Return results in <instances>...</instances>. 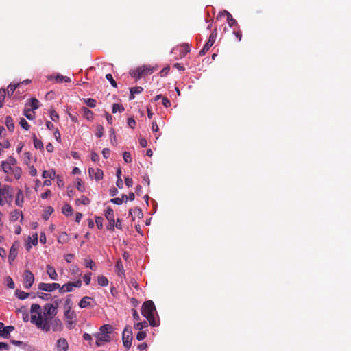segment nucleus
Returning <instances> with one entry per match:
<instances>
[{
	"mask_svg": "<svg viewBox=\"0 0 351 351\" xmlns=\"http://www.w3.org/2000/svg\"><path fill=\"white\" fill-rule=\"evenodd\" d=\"M162 104L166 108L169 107L171 106V101L166 97H162Z\"/></svg>",
	"mask_w": 351,
	"mask_h": 351,
	"instance_id": "nucleus-54",
	"label": "nucleus"
},
{
	"mask_svg": "<svg viewBox=\"0 0 351 351\" xmlns=\"http://www.w3.org/2000/svg\"><path fill=\"white\" fill-rule=\"evenodd\" d=\"M90 300H93L92 298L90 297H88V296H84L83 297L80 302H79V306L81 308H87L90 305Z\"/></svg>",
	"mask_w": 351,
	"mask_h": 351,
	"instance_id": "nucleus-21",
	"label": "nucleus"
},
{
	"mask_svg": "<svg viewBox=\"0 0 351 351\" xmlns=\"http://www.w3.org/2000/svg\"><path fill=\"white\" fill-rule=\"evenodd\" d=\"M143 88L141 86L130 88V99L132 100L134 98L135 94H140L143 92Z\"/></svg>",
	"mask_w": 351,
	"mask_h": 351,
	"instance_id": "nucleus-26",
	"label": "nucleus"
},
{
	"mask_svg": "<svg viewBox=\"0 0 351 351\" xmlns=\"http://www.w3.org/2000/svg\"><path fill=\"white\" fill-rule=\"evenodd\" d=\"M105 115H106V119L108 123L109 124H112V121H113L112 116L111 114H110L108 112H106Z\"/></svg>",
	"mask_w": 351,
	"mask_h": 351,
	"instance_id": "nucleus-62",
	"label": "nucleus"
},
{
	"mask_svg": "<svg viewBox=\"0 0 351 351\" xmlns=\"http://www.w3.org/2000/svg\"><path fill=\"white\" fill-rule=\"evenodd\" d=\"M217 38V32L216 29L213 32L208 38V40L206 43L203 48L199 51V56H204L206 53L209 50V49L213 46L214 43L215 42Z\"/></svg>",
	"mask_w": 351,
	"mask_h": 351,
	"instance_id": "nucleus-9",
	"label": "nucleus"
},
{
	"mask_svg": "<svg viewBox=\"0 0 351 351\" xmlns=\"http://www.w3.org/2000/svg\"><path fill=\"white\" fill-rule=\"evenodd\" d=\"M91 160L94 162L98 161L99 160V155L96 152H93L91 153Z\"/></svg>",
	"mask_w": 351,
	"mask_h": 351,
	"instance_id": "nucleus-64",
	"label": "nucleus"
},
{
	"mask_svg": "<svg viewBox=\"0 0 351 351\" xmlns=\"http://www.w3.org/2000/svg\"><path fill=\"white\" fill-rule=\"evenodd\" d=\"M63 79H64V76L60 74H58L56 75H51L49 77V80H55L56 83L63 82Z\"/></svg>",
	"mask_w": 351,
	"mask_h": 351,
	"instance_id": "nucleus-33",
	"label": "nucleus"
},
{
	"mask_svg": "<svg viewBox=\"0 0 351 351\" xmlns=\"http://www.w3.org/2000/svg\"><path fill=\"white\" fill-rule=\"evenodd\" d=\"M169 70H170L169 66H166V67L163 68V69L160 73V76L161 77H164L166 75H167V73H169Z\"/></svg>",
	"mask_w": 351,
	"mask_h": 351,
	"instance_id": "nucleus-61",
	"label": "nucleus"
},
{
	"mask_svg": "<svg viewBox=\"0 0 351 351\" xmlns=\"http://www.w3.org/2000/svg\"><path fill=\"white\" fill-rule=\"evenodd\" d=\"M128 125L132 129H134L136 127V121L132 117L128 119Z\"/></svg>",
	"mask_w": 351,
	"mask_h": 351,
	"instance_id": "nucleus-50",
	"label": "nucleus"
},
{
	"mask_svg": "<svg viewBox=\"0 0 351 351\" xmlns=\"http://www.w3.org/2000/svg\"><path fill=\"white\" fill-rule=\"evenodd\" d=\"M84 103L90 108L96 106V100L92 98L84 99Z\"/></svg>",
	"mask_w": 351,
	"mask_h": 351,
	"instance_id": "nucleus-40",
	"label": "nucleus"
},
{
	"mask_svg": "<svg viewBox=\"0 0 351 351\" xmlns=\"http://www.w3.org/2000/svg\"><path fill=\"white\" fill-rule=\"evenodd\" d=\"M19 86V84H10L8 87V89L6 90V93L8 97H10L13 95L14 90H16V87Z\"/></svg>",
	"mask_w": 351,
	"mask_h": 351,
	"instance_id": "nucleus-39",
	"label": "nucleus"
},
{
	"mask_svg": "<svg viewBox=\"0 0 351 351\" xmlns=\"http://www.w3.org/2000/svg\"><path fill=\"white\" fill-rule=\"evenodd\" d=\"M12 201L11 189L5 186L0 190V205L3 206L5 204H10Z\"/></svg>",
	"mask_w": 351,
	"mask_h": 351,
	"instance_id": "nucleus-5",
	"label": "nucleus"
},
{
	"mask_svg": "<svg viewBox=\"0 0 351 351\" xmlns=\"http://www.w3.org/2000/svg\"><path fill=\"white\" fill-rule=\"evenodd\" d=\"M10 147V143L8 141H5L3 142L0 143V154H1L2 149L8 148Z\"/></svg>",
	"mask_w": 351,
	"mask_h": 351,
	"instance_id": "nucleus-56",
	"label": "nucleus"
},
{
	"mask_svg": "<svg viewBox=\"0 0 351 351\" xmlns=\"http://www.w3.org/2000/svg\"><path fill=\"white\" fill-rule=\"evenodd\" d=\"M98 284L100 286L106 287L108 285V280L104 276H99L97 278Z\"/></svg>",
	"mask_w": 351,
	"mask_h": 351,
	"instance_id": "nucleus-32",
	"label": "nucleus"
},
{
	"mask_svg": "<svg viewBox=\"0 0 351 351\" xmlns=\"http://www.w3.org/2000/svg\"><path fill=\"white\" fill-rule=\"evenodd\" d=\"M113 328L110 324H104L99 328V332L94 335L96 337V345L98 347L103 346L104 343L111 341L110 334L112 332Z\"/></svg>",
	"mask_w": 351,
	"mask_h": 351,
	"instance_id": "nucleus-4",
	"label": "nucleus"
},
{
	"mask_svg": "<svg viewBox=\"0 0 351 351\" xmlns=\"http://www.w3.org/2000/svg\"><path fill=\"white\" fill-rule=\"evenodd\" d=\"M104 215L108 221V223L106 226V228L108 230L114 231L115 220L113 210L110 206L107 207L106 210H105Z\"/></svg>",
	"mask_w": 351,
	"mask_h": 351,
	"instance_id": "nucleus-7",
	"label": "nucleus"
},
{
	"mask_svg": "<svg viewBox=\"0 0 351 351\" xmlns=\"http://www.w3.org/2000/svg\"><path fill=\"white\" fill-rule=\"evenodd\" d=\"M71 306H72V302H71V300L70 298H66V300H65V303H64V307H65V309H69V310H71Z\"/></svg>",
	"mask_w": 351,
	"mask_h": 351,
	"instance_id": "nucleus-55",
	"label": "nucleus"
},
{
	"mask_svg": "<svg viewBox=\"0 0 351 351\" xmlns=\"http://www.w3.org/2000/svg\"><path fill=\"white\" fill-rule=\"evenodd\" d=\"M64 316L66 319H73L75 317V314L74 311L71 310L66 309L64 312Z\"/></svg>",
	"mask_w": 351,
	"mask_h": 351,
	"instance_id": "nucleus-37",
	"label": "nucleus"
},
{
	"mask_svg": "<svg viewBox=\"0 0 351 351\" xmlns=\"http://www.w3.org/2000/svg\"><path fill=\"white\" fill-rule=\"evenodd\" d=\"M75 326V322L73 319H67L66 326L68 328L71 329Z\"/></svg>",
	"mask_w": 351,
	"mask_h": 351,
	"instance_id": "nucleus-58",
	"label": "nucleus"
},
{
	"mask_svg": "<svg viewBox=\"0 0 351 351\" xmlns=\"http://www.w3.org/2000/svg\"><path fill=\"white\" fill-rule=\"evenodd\" d=\"M34 145L36 149H43V145L40 140L38 139L36 136L34 137Z\"/></svg>",
	"mask_w": 351,
	"mask_h": 351,
	"instance_id": "nucleus-44",
	"label": "nucleus"
},
{
	"mask_svg": "<svg viewBox=\"0 0 351 351\" xmlns=\"http://www.w3.org/2000/svg\"><path fill=\"white\" fill-rule=\"evenodd\" d=\"M53 212V208L51 206L47 207L45 210V214L44 218L46 219L48 218L49 215H51Z\"/></svg>",
	"mask_w": 351,
	"mask_h": 351,
	"instance_id": "nucleus-51",
	"label": "nucleus"
},
{
	"mask_svg": "<svg viewBox=\"0 0 351 351\" xmlns=\"http://www.w3.org/2000/svg\"><path fill=\"white\" fill-rule=\"evenodd\" d=\"M88 173H89V176L91 178H94L97 181L101 180L103 178V176H104L103 171L100 169L89 168Z\"/></svg>",
	"mask_w": 351,
	"mask_h": 351,
	"instance_id": "nucleus-12",
	"label": "nucleus"
},
{
	"mask_svg": "<svg viewBox=\"0 0 351 351\" xmlns=\"http://www.w3.org/2000/svg\"><path fill=\"white\" fill-rule=\"evenodd\" d=\"M223 14H226L227 16V20L230 27H232L234 25L237 24V21L234 19H233L232 16L230 14V12L226 10H223L222 12H221L217 16V19H219V16Z\"/></svg>",
	"mask_w": 351,
	"mask_h": 351,
	"instance_id": "nucleus-18",
	"label": "nucleus"
},
{
	"mask_svg": "<svg viewBox=\"0 0 351 351\" xmlns=\"http://www.w3.org/2000/svg\"><path fill=\"white\" fill-rule=\"evenodd\" d=\"M124 110H125L124 107L121 104H114L112 105V113H116L117 112H122L124 111Z\"/></svg>",
	"mask_w": 351,
	"mask_h": 351,
	"instance_id": "nucleus-34",
	"label": "nucleus"
},
{
	"mask_svg": "<svg viewBox=\"0 0 351 351\" xmlns=\"http://www.w3.org/2000/svg\"><path fill=\"white\" fill-rule=\"evenodd\" d=\"M123 160L126 163H130L132 161L131 154L129 152H124L123 154Z\"/></svg>",
	"mask_w": 351,
	"mask_h": 351,
	"instance_id": "nucleus-43",
	"label": "nucleus"
},
{
	"mask_svg": "<svg viewBox=\"0 0 351 351\" xmlns=\"http://www.w3.org/2000/svg\"><path fill=\"white\" fill-rule=\"evenodd\" d=\"M123 344L124 347L128 350L131 347L132 341V330L129 326L125 327L122 335Z\"/></svg>",
	"mask_w": 351,
	"mask_h": 351,
	"instance_id": "nucleus-8",
	"label": "nucleus"
},
{
	"mask_svg": "<svg viewBox=\"0 0 351 351\" xmlns=\"http://www.w3.org/2000/svg\"><path fill=\"white\" fill-rule=\"evenodd\" d=\"M82 282L80 279H78L75 282H69L62 287L60 286L59 292L60 293L71 292L73 290L74 288H80L82 287Z\"/></svg>",
	"mask_w": 351,
	"mask_h": 351,
	"instance_id": "nucleus-6",
	"label": "nucleus"
},
{
	"mask_svg": "<svg viewBox=\"0 0 351 351\" xmlns=\"http://www.w3.org/2000/svg\"><path fill=\"white\" fill-rule=\"evenodd\" d=\"M7 95L5 89H0V107L3 106V103Z\"/></svg>",
	"mask_w": 351,
	"mask_h": 351,
	"instance_id": "nucleus-45",
	"label": "nucleus"
},
{
	"mask_svg": "<svg viewBox=\"0 0 351 351\" xmlns=\"http://www.w3.org/2000/svg\"><path fill=\"white\" fill-rule=\"evenodd\" d=\"M38 244V234H34L32 237H29L26 243L27 250H29L32 245H36Z\"/></svg>",
	"mask_w": 351,
	"mask_h": 351,
	"instance_id": "nucleus-16",
	"label": "nucleus"
},
{
	"mask_svg": "<svg viewBox=\"0 0 351 351\" xmlns=\"http://www.w3.org/2000/svg\"><path fill=\"white\" fill-rule=\"evenodd\" d=\"M91 275H92V274L90 272H88V273L86 274L83 277L84 281L86 285H88L90 282Z\"/></svg>",
	"mask_w": 351,
	"mask_h": 351,
	"instance_id": "nucleus-48",
	"label": "nucleus"
},
{
	"mask_svg": "<svg viewBox=\"0 0 351 351\" xmlns=\"http://www.w3.org/2000/svg\"><path fill=\"white\" fill-rule=\"evenodd\" d=\"M58 304L56 305L47 303L43 306V315H42L41 308L39 304H33L31 306V322L34 324L38 328L44 331L50 330L49 319L53 318L57 314Z\"/></svg>",
	"mask_w": 351,
	"mask_h": 351,
	"instance_id": "nucleus-1",
	"label": "nucleus"
},
{
	"mask_svg": "<svg viewBox=\"0 0 351 351\" xmlns=\"http://www.w3.org/2000/svg\"><path fill=\"white\" fill-rule=\"evenodd\" d=\"M20 246H21V243L19 241H15L12 244V245L10 248V250L9 256H8V260H9L10 263H12L16 258V257L18 254V251H19V249L20 248Z\"/></svg>",
	"mask_w": 351,
	"mask_h": 351,
	"instance_id": "nucleus-11",
	"label": "nucleus"
},
{
	"mask_svg": "<svg viewBox=\"0 0 351 351\" xmlns=\"http://www.w3.org/2000/svg\"><path fill=\"white\" fill-rule=\"evenodd\" d=\"M51 192L49 189H47L45 192L43 193L40 195L41 198L45 199L51 195Z\"/></svg>",
	"mask_w": 351,
	"mask_h": 351,
	"instance_id": "nucleus-63",
	"label": "nucleus"
},
{
	"mask_svg": "<svg viewBox=\"0 0 351 351\" xmlns=\"http://www.w3.org/2000/svg\"><path fill=\"white\" fill-rule=\"evenodd\" d=\"M129 213L132 216V219L133 221L134 220L135 217H137L138 218H141L143 217V213L141 209L137 207L133 209H130L129 210Z\"/></svg>",
	"mask_w": 351,
	"mask_h": 351,
	"instance_id": "nucleus-22",
	"label": "nucleus"
},
{
	"mask_svg": "<svg viewBox=\"0 0 351 351\" xmlns=\"http://www.w3.org/2000/svg\"><path fill=\"white\" fill-rule=\"evenodd\" d=\"M50 118L52 121H56L59 119V115L54 110H52L50 112Z\"/></svg>",
	"mask_w": 351,
	"mask_h": 351,
	"instance_id": "nucleus-49",
	"label": "nucleus"
},
{
	"mask_svg": "<svg viewBox=\"0 0 351 351\" xmlns=\"http://www.w3.org/2000/svg\"><path fill=\"white\" fill-rule=\"evenodd\" d=\"M5 125H6L8 129L10 132H13L14 128V122H13V120L11 118V117L8 116L5 118Z\"/></svg>",
	"mask_w": 351,
	"mask_h": 351,
	"instance_id": "nucleus-31",
	"label": "nucleus"
},
{
	"mask_svg": "<svg viewBox=\"0 0 351 351\" xmlns=\"http://www.w3.org/2000/svg\"><path fill=\"white\" fill-rule=\"evenodd\" d=\"M146 337V332L144 331H139L136 335V339L138 341L143 340Z\"/></svg>",
	"mask_w": 351,
	"mask_h": 351,
	"instance_id": "nucleus-52",
	"label": "nucleus"
},
{
	"mask_svg": "<svg viewBox=\"0 0 351 351\" xmlns=\"http://www.w3.org/2000/svg\"><path fill=\"white\" fill-rule=\"evenodd\" d=\"M47 273L51 280H58V274L53 267L50 265H47Z\"/></svg>",
	"mask_w": 351,
	"mask_h": 351,
	"instance_id": "nucleus-20",
	"label": "nucleus"
},
{
	"mask_svg": "<svg viewBox=\"0 0 351 351\" xmlns=\"http://www.w3.org/2000/svg\"><path fill=\"white\" fill-rule=\"evenodd\" d=\"M148 326V323L147 321H143V322H138L136 323L135 325H134V328L136 329V330H142L143 328H145Z\"/></svg>",
	"mask_w": 351,
	"mask_h": 351,
	"instance_id": "nucleus-42",
	"label": "nucleus"
},
{
	"mask_svg": "<svg viewBox=\"0 0 351 351\" xmlns=\"http://www.w3.org/2000/svg\"><path fill=\"white\" fill-rule=\"evenodd\" d=\"M85 266L87 267V268H90L93 270H95V267H96V265L95 263V262L91 260V259H85Z\"/></svg>",
	"mask_w": 351,
	"mask_h": 351,
	"instance_id": "nucleus-38",
	"label": "nucleus"
},
{
	"mask_svg": "<svg viewBox=\"0 0 351 351\" xmlns=\"http://www.w3.org/2000/svg\"><path fill=\"white\" fill-rule=\"evenodd\" d=\"M90 199L84 195H82L80 198L76 199L77 204H82L83 205H88L90 204Z\"/></svg>",
	"mask_w": 351,
	"mask_h": 351,
	"instance_id": "nucleus-35",
	"label": "nucleus"
},
{
	"mask_svg": "<svg viewBox=\"0 0 351 351\" xmlns=\"http://www.w3.org/2000/svg\"><path fill=\"white\" fill-rule=\"evenodd\" d=\"M24 275H25V284H26L25 287L29 288L32 285V284L34 281V276L33 274L29 270L25 271Z\"/></svg>",
	"mask_w": 351,
	"mask_h": 351,
	"instance_id": "nucleus-15",
	"label": "nucleus"
},
{
	"mask_svg": "<svg viewBox=\"0 0 351 351\" xmlns=\"http://www.w3.org/2000/svg\"><path fill=\"white\" fill-rule=\"evenodd\" d=\"M95 223L98 229L101 230L103 228V218L101 217H95Z\"/></svg>",
	"mask_w": 351,
	"mask_h": 351,
	"instance_id": "nucleus-47",
	"label": "nucleus"
},
{
	"mask_svg": "<svg viewBox=\"0 0 351 351\" xmlns=\"http://www.w3.org/2000/svg\"><path fill=\"white\" fill-rule=\"evenodd\" d=\"M1 167L3 171L8 174V177L10 176V180L12 178L19 180L21 178V168L16 166V160L13 157L10 156L5 161L2 162Z\"/></svg>",
	"mask_w": 351,
	"mask_h": 351,
	"instance_id": "nucleus-2",
	"label": "nucleus"
},
{
	"mask_svg": "<svg viewBox=\"0 0 351 351\" xmlns=\"http://www.w3.org/2000/svg\"><path fill=\"white\" fill-rule=\"evenodd\" d=\"M14 330V327L12 326L4 327L3 326V328L0 330V336L7 338L10 334V332H12Z\"/></svg>",
	"mask_w": 351,
	"mask_h": 351,
	"instance_id": "nucleus-24",
	"label": "nucleus"
},
{
	"mask_svg": "<svg viewBox=\"0 0 351 351\" xmlns=\"http://www.w3.org/2000/svg\"><path fill=\"white\" fill-rule=\"evenodd\" d=\"M69 349V344L66 339L60 338L56 342L57 351H67Z\"/></svg>",
	"mask_w": 351,
	"mask_h": 351,
	"instance_id": "nucleus-13",
	"label": "nucleus"
},
{
	"mask_svg": "<svg viewBox=\"0 0 351 351\" xmlns=\"http://www.w3.org/2000/svg\"><path fill=\"white\" fill-rule=\"evenodd\" d=\"M102 154L105 158H108L110 154V150L108 148H104L102 150Z\"/></svg>",
	"mask_w": 351,
	"mask_h": 351,
	"instance_id": "nucleus-59",
	"label": "nucleus"
},
{
	"mask_svg": "<svg viewBox=\"0 0 351 351\" xmlns=\"http://www.w3.org/2000/svg\"><path fill=\"white\" fill-rule=\"evenodd\" d=\"M96 134L95 135L98 137V138H101L103 134H104V128L102 125H97V127H96Z\"/></svg>",
	"mask_w": 351,
	"mask_h": 351,
	"instance_id": "nucleus-41",
	"label": "nucleus"
},
{
	"mask_svg": "<svg viewBox=\"0 0 351 351\" xmlns=\"http://www.w3.org/2000/svg\"><path fill=\"white\" fill-rule=\"evenodd\" d=\"M7 286L10 289L14 288V282L10 277L6 278Z\"/></svg>",
	"mask_w": 351,
	"mask_h": 351,
	"instance_id": "nucleus-53",
	"label": "nucleus"
},
{
	"mask_svg": "<svg viewBox=\"0 0 351 351\" xmlns=\"http://www.w3.org/2000/svg\"><path fill=\"white\" fill-rule=\"evenodd\" d=\"M69 241V237L67 234L66 232H62L60 234V235L58 237V242L59 243H66Z\"/></svg>",
	"mask_w": 351,
	"mask_h": 351,
	"instance_id": "nucleus-27",
	"label": "nucleus"
},
{
	"mask_svg": "<svg viewBox=\"0 0 351 351\" xmlns=\"http://www.w3.org/2000/svg\"><path fill=\"white\" fill-rule=\"evenodd\" d=\"M110 202L113 204L120 205L123 203V199L119 198V197H116V198L111 199Z\"/></svg>",
	"mask_w": 351,
	"mask_h": 351,
	"instance_id": "nucleus-57",
	"label": "nucleus"
},
{
	"mask_svg": "<svg viewBox=\"0 0 351 351\" xmlns=\"http://www.w3.org/2000/svg\"><path fill=\"white\" fill-rule=\"evenodd\" d=\"M130 74L132 77L136 79H140L141 77H143L142 71L140 69L139 66L136 69L130 71Z\"/></svg>",
	"mask_w": 351,
	"mask_h": 351,
	"instance_id": "nucleus-29",
	"label": "nucleus"
},
{
	"mask_svg": "<svg viewBox=\"0 0 351 351\" xmlns=\"http://www.w3.org/2000/svg\"><path fill=\"white\" fill-rule=\"evenodd\" d=\"M40 106L39 101L36 98H32L29 101L26 102L25 107L29 108L32 110H36Z\"/></svg>",
	"mask_w": 351,
	"mask_h": 351,
	"instance_id": "nucleus-17",
	"label": "nucleus"
},
{
	"mask_svg": "<svg viewBox=\"0 0 351 351\" xmlns=\"http://www.w3.org/2000/svg\"><path fill=\"white\" fill-rule=\"evenodd\" d=\"M81 111L83 113V116L87 119V120H89V121H92L93 119V112L89 110L88 108L86 107H82L81 108Z\"/></svg>",
	"mask_w": 351,
	"mask_h": 351,
	"instance_id": "nucleus-23",
	"label": "nucleus"
},
{
	"mask_svg": "<svg viewBox=\"0 0 351 351\" xmlns=\"http://www.w3.org/2000/svg\"><path fill=\"white\" fill-rule=\"evenodd\" d=\"M50 329L51 328L53 331H60L62 328V324L59 319H49Z\"/></svg>",
	"mask_w": 351,
	"mask_h": 351,
	"instance_id": "nucleus-14",
	"label": "nucleus"
},
{
	"mask_svg": "<svg viewBox=\"0 0 351 351\" xmlns=\"http://www.w3.org/2000/svg\"><path fill=\"white\" fill-rule=\"evenodd\" d=\"M115 267H116V269H117V272L119 273V276H121L123 274V273H124L123 266L120 260L116 263Z\"/></svg>",
	"mask_w": 351,
	"mask_h": 351,
	"instance_id": "nucleus-36",
	"label": "nucleus"
},
{
	"mask_svg": "<svg viewBox=\"0 0 351 351\" xmlns=\"http://www.w3.org/2000/svg\"><path fill=\"white\" fill-rule=\"evenodd\" d=\"M156 311V307L152 300H147L143 302L141 313L152 326H157L158 325L154 317Z\"/></svg>",
	"mask_w": 351,
	"mask_h": 351,
	"instance_id": "nucleus-3",
	"label": "nucleus"
},
{
	"mask_svg": "<svg viewBox=\"0 0 351 351\" xmlns=\"http://www.w3.org/2000/svg\"><path fill=\"white\" fill-rule=\"evenodd\" d=\"M106 78L110 82V83L111 84V85L113 87H114V88L117 87V84L115 82V80L113 79V77H112V75L110 73L106 74Z\"/></svg>",
	"mask_w": 351,
	"mask_h": 351,
	"instance_id": "nucleus-46",
	"label": "nucleus"
},
{
	"mask_svg": "<svg viewBox=\"0 0 351 351\" xmlns=\"http://www.w3.org/2000/svg\"><path fill=\"white\" fill-rule=\"evenodd\" d=\"M125 183L128 187H131L133 185V180L132 178L127 177L125 178Z\"/></svg>",
	"mask_w": 351,
	"mask_h": 351,
	"instance_id": "nucleus-60",
	"label": "nucleus"
},
{
	"mask_svg": "<svg viewBox=\"0 0 351 351\" xmlns=\"http://www.w3.org/2000/svg\"><path fill=\"white\" fill-rule=\"evenodd\" d=\"M23 115L29 120H33L35 118L34 110L27 107L23 109Z\"/></svg>",
	"mask_w": 351,
	"mask_h": 351,
	"instance_id": "nucleus-25",
	"label": "nucleus"
},
{
	"mask_svg": "<svg viewBox=\"0 0 351 351\" xmlns=\"http://www.w3.org/2000/svg\"><path fill=\"white\" fill-rule=\"evenodd\" d=\"M60 288V285L59 283H45L40 282L38 284V289L42 291L51 292L56 289H59Z\"/></svg>",
	"mask_w": 351,
	"mask_h": 351,
	"instance_id": "nucleus-10",
	"label": "nucleus"
},
{
	"mask_svg": "<svg viewBox=\"0 0 351 351\" xmlns=\"http://www.w3.org/2000/svg\"><path fill=\"white\" fill-rule=\"evenodd\" d=\"M139 67H140V69L142 71L143 76H145L147 75H150L154 71L156 70V67L151 66L150 65H143Z\"/></svg>",
	"mask_w": 351,
	"mask_h": 351,
	"instance_id": "nucleus-19",
	"label": "nucleus"
},
{
	"mask_svg": "<svg viewBox=\"0 0 351 351\" xmlns=\"http://www.w3.org/2000/svg\"><path fill=\"white\" fill-rule=\"evenodd\" d=\"M20 216L22 217V212L15 210L10 213V219L12 221H16Z\"/></svg>",
	"mask_w": 351,
	"mask_h": 351,
	"instance_id": "nucleus-30",
	"label": "nucleus"
},
{
	"mask_svg": "<svg viewBox=\"0 0 351 351\" xmlns=\"http://www.w3.org/2000/svg\"><path fill=\"white\" fill-rule=\"evenodd\" d=\"M62 212L66 216H71L73 214V208L69 204H65L62 208Z\"/></svg>",
	"mask_w": 351,
	"mask_h": 351,
	"instance_id": "nucleus-28",
	"label": "nucleus"
}]
</instances>
